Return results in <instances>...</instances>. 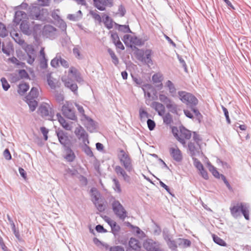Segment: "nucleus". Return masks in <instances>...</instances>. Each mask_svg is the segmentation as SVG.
Segmentation results:
<instances>
[{"mask_svg":"<svg viewBox=\"0 0 251 251\" xmlns=\"http://www.w3.org/2000/svg\"><path fill=\"white\" fill-rule=\"evenodd\" d=\"M172 132L176 139L184 146H186V141L191 137V131L184 127H181L178 130L176 127L172 128Z\"/></svg>","mask_w":251,"mask_h":251,"instance_id":"nucleus-1","label":"nucleus"},{"mask_svg":"<svg viewBox=\"0 0 251 251\" xmlns=\"http://www.w3.org/2000/svg\"><path fill=\"white\" fill-rule=\"evenodd\" d=\"M92 201L97 209L102 212L105 209L104 201L101 198L100 194L96 188H92L91 190Z\"/></svg>","mask_w":251,"mask_h":251,"instance_id":"nucleus-2","label":"nucleus"},{"mask_svg":"<svg viewBox=\"0 0 251 251\" xmlns=\"http://www.w3.org/2000/svg\"><path fill=\"white\" fill-rule=\"evenodd\" d=\"M231 215L234 217H237L239 212L241 211L246 220H249V213L248 207L243 203H237L230 207Z\"/></svg>","mask_w":251,"mask_h":251,"instance_id":"nucleus-3","label":"nucleus"},{"mask_svg":"<svg viewBox=\"0 0 251 251\" xmlns=\"http://www.w3.org/2000/svg\"><path fill=\"white\" fill-rule=\"evenodd\" d=\"M75 105L77 108L78 112L81 115V120L84 123L86 128L88 129L94 128L95 124L94 121L85 114V111L82 106L77 103H75Z\"/></svg>","mask_w":251,"mask_h":251,"instance_id":"nucleus-4","label":"nucleus"},{"mask_svg":"<svg viewBox=\"0 0 251 251\" xmlns=\"http://www.w3.org/2000/svg\"><path fill=\"white\" fill-rule=\"evenodd\" d=\"M180 100L187 105L191 106L196 105L198 103V99L192 94L184 91L178 92Z\"/></svg>","mask_w":251,"mask_h":251,"instance_id":"nucleus-5","label":"nucleus"},{"mask_svg":"<svg viewBox=\"0 0 251 251\" xmlns=\"http://www.w3.org/2000/svg\"><path fill=\"white\" fill-rule=\"evenodd\" d=\"M119 158L121 163L127 171L130 172L132 170L131 161L127 152L121 150Z\"/></svg>","mask_w":251,"mask_h":251,"instance_id":"nucleus-6","label":"nucleus"},{"mask_svg":"<svg viewBox=\"0 0 251 251\" xmlns=\"http://www.w3.org/2000/svg\"><path fill=\"white\" fill-rule=\"evenodd\" d=\"M112 208L115 214L121 219L124 220L127 216L126 211L119 201L113 202Z\"/></svg>","mask_w":251,"mask_h":251,"instance_id":"nucleus-7","label":"nucleus"},{"mask_svg":"<svg viewBox=\"0 0 251 251\" xmlns=\"http://www.w3.org/2000/svg\"><path fill=\"white\" fill-rule=\"evenodd\" d=\"M62 111L63 114L68 118L72 120L77 119L75 112L72 108V105L69 101L66 102L62 106Z\"/></svg>","mask_w":251,"mask_h":251,"instance_id":"nucleus-8","label":"nucleus"},{"mask_svg":"<svg viewBox=\"0 0 251 251\" xmlns=\"http://www.w3.org/2000/svg\"><path fill=\"white\" fill-rule=\"evenodd\" d=\"M94 5L100 11H104L106 7L113 5V0H93Z\"/></svg>","mask_w":251,"mask_h":251,"instance_id":"nucleus-9","label":"nucleus"},{"mask_svg":"<svg viewBox=\"0 0 251 251\" xmlns=\"http://www.w3.org/2000/svg\"><path fill=\"white\" fill-rule=\"evenodd\" d=\"M123 40L126 46L131 48L133 46L139 45L141 43L140 40L136 36L129 34L125 35Z\"/></svg>","mask_w":251,"mask_h":251,"instance_id":"nucleus-10","label":"nucleus"},{"mask_svg":"<svg viewBox=\"0 0 251 251\" xmlns=\"http://www.w3.org/2000/svg\"><path fill=\"white\" fill-rule=\"evenodd\" d=\"M75 133L79 139H81L82 140L85 145L89 143L88 135L82 127L79 126L76 127L75 129Z\"/></svg>","mask_w":251,"mask_h":251,"instance_id":"nucleus-11","label":"nucleus"},{"mask_svg":"<svg viewBox=\"0 0 251 251\" xmlns=\"http://www.w3.org/2000/svg\"><path fill=\"white\" fill-rule=\"evenodd\" d=\"M57 136L60 143L63 146H66L70 144V140L69 138L68 134L62 130H58L57 132Z\"/></svg>","mask_w":251,"mask_h":251,"instance_id":"nucleus-12","label":"nucleus"},{"mask_svg":"<svg viewBox=\"0 0 251 251\" xmlns=\"http://www.w3.org/2000/svg\"><path fill=\"white\" fill-rule=\"evenodd\" d=\"M209 171L212 174V175L217 178H221L222 180L224 181L226 186L228 188L230 187L229 183L226 180V177L222 174H220L219 172L217 170L216 168L211 165H209L208 167Z\"/></svg>","mask_w":251,"mask_h":251,"instance_id":"nucleus-13","label":"nucleus"},{"mask_svg":"<svg viewBox=\"0 0 251 251\" xmlns=\"http://www.w3.org/2000/svg\"><path fill=\"white\" fill-rule=\"evenodd\" d=\"M128 244L129 248L135 251H140L142 247L141 243L135 238H131L128 241Z\"/></svg>","mask_w":251,"mask_h":251,"instance_id":"nucleus-14","label":"nucleus"},{"mask_svg":"<svg viewBox=\"0 0 251 251\" xmlns=\"http://www.w3.org/2000/svg\"><path fill=\"white\" fill-rule=\"evenodd\" d=\"M170 152L172 157L176 161L179 162L182 160V153L177 147L170 148Z\"/></svg>","mask_w":251,"mask_h":251,"instance_id":"nucleus-15","label":"nucleus"},{"mask_svg":"<svg viewBox=\"0 0 251 251\" xmlns=\"http://www.w3.org/2000/svg\"><path fill=\"white\" fill-rule=\"evenodd\" d=\"M151 107L156 111L160 116H163L165 112V106L161 103L154 101L151 104Z\"/></svg>","mask_w":251,"mask_h":251,"instance_id":"nucleus-16","label":"nucleus"},{"mask_svg":"<svg viewBox=\"0 0 251 251\" xmlns=\"http://www.w3.org/2000/svg\"><path fill=\"white\" fill-rule=\"evenodd\" d=\"M115 171L118 176H122L125 181H129L130 177L127 175L125 171L120 166H116L115 167Z\"/></svg>","mask_w":251,"mask_h":251,"instance_id":"nucleus-17","label":"nucleus"},{"mask_svg":"<svg viewBox=\"0 0 251 251\" xmlns=\"http://www.w3.org/2000/svg\"><path fill=\"white\" fill-rule=\"evenodd\" d=\"M62 81L64 82L66 87L69 88L72 91L75 92L77 90V86L75 83H72L70 79L66 77L62 78Z\"/></svg>","mask_w":251,"mask_h":251,"instance_id":"nucleus-18","label":"nucleus"},{"mask_svg":"<svg viewBox=\"0 0 251 251\" xmlns=\"http://www.w3.org/2000/svg\"><path fill=\"white\" fill-rule=\"evenodd\" d=\"M102 18L105 26L108 29H111L113 27V21L107 15L103 14L102 16Z\"/></svg>","mask_w":251,"mask_h":251,"instance_id":"nucleus-19","label":"nucleus"},{"mask_svg":"<svg viewBox=\"0 0 251 251\" xmlns=\"http://www.w3.org/2000/svg\"><path fill=\"white\" fill-rule=\"evenodd\" d=\"M58 118V121L62 127L67 130H71L72 129V126L71 125L66 121V120L62 117L60 115H57Z\"/></svg>","mask_w":251,"mask_h":251,"instance_id":"nucleus-20","label":"nucleus"},{"mask_svg":"<svg viewBox=\"0 0 251 251\" xmlns=\"http://www.w3.org/2000/svg\"><path fill=\"white\" fill-rule=\"evenodd\" d=\"M143 247L146 251H158V248L155 247L154 244L148 241L144 243Z\"/></svg>","mask_w":251,"mask_h":251,"instance_id":"nucleus-21","label":"nucleus"},{"mask_svg":"<svg viewBox=\"0 0 251 251\" xmlns=\"http://www.w3.org/2000/svg\"><path fill=\"white\" fill-rule=\"evenodd\" d=\"M39 96V91L37 88L33 87L28 95L26 97V99L30 100L37 98Z\"/></svg>","mask_w":251,"mask_h":251,"instance_id":"nucleus-22","label":"nucleus"},{"mask_svg":"<svg viewBox=\"0 0 251 251\" xmlns=\"http://www.w3.org/2000/svg\"><path fill=\"white\" fill-rule=\"evenodd\" d=\"M20 28L22 32L26 35H30L31 31L29 29V25L26 22L23 21L20 25Z\"/></svg>","mask_w":251,"mask_h":251,"instance_id":"nucleus-23","label":"nucleus"},{"mask_svg":"<svg viewBox=\"0 0 251 251\" xmlns=\"http://www.w3.org/2000/svg\"><path fill=\"white\" fill-rule=\"evenodd\" d=\"M29 88V85L26 83H22L18 86V92L21 95H24Z\"/></svg>","mask_w":251,"mask_h":251,"instance_id":"nucleus-24","label":"nucleus"},{"mask_svg":"<svg viewBox=\"0 0 251 251\" xmlns=\"http://www.w3.org/2000/svg\"><path fill=\"white\" fill-rule=\"evenodd\" d=\"M66 154L64 158L69 162L73 161L75 157V154L73 151L70 149H67L66 150Z\"/></svg>","mask_w":251,"mask_h":251,"instance_id":"nucleus-25","label":"nucleus"},{"mask_svg":"<svg viewBox=\"0 0 251 251\" xmlns=\"http://www.w3.org/2000/svg\"><path fill=\"white\" fill-rule=\"evenodd\" d=\"M49 107L47 104H42L38 109V112L42 116H46L49 115Z\"/></svg>","mask_w":251,"mask_h":251,"instance_id":"nucleus-26","label":"nucleus"},{"mask_svg":"<svg viewBox=\"0 0 251 251\" xmlns=\"http://www.w3.org/2000/svg\"><path fill=\"white\" fill-rule=\"evenodd\" d=\"M26 101L28 104L31 111H34L38 105L37 101L35 100L34 99H26Z\"/></svg>","mask_w":251,"mask_h":251,"instance_id":"nucleus-27","label":"nucleus"},{"mask_svg":"<svg viewBox=\"0 0 251 251\" xmlns=\"http://www.w3.org/2000/svg\"><path fill=\"white\" fill-rule=\"evenodd\" d=\"M152 80L154 83L160 84L162 85L161 82L163 80L162 75L160 73L155 74L152 76Z\"/></svg>","mask_w":251,"mask_h":251,"instance_id":"nucleus-28","label":"nucleus"},{"mask_svg":"<svg viewBox=\"0 0 251 251\" xmlns=\"http://www.w3.org/2000/svg\"><path fill=\"white\" fill-rule=\"evenodd\" d=\"M166 107L171 112L177 114V106L172 101L167 104Z\"/></svg>","mask_w":251,"mask_h":251,"instance_id":"nucleus-29","label":"nucleus"},{"mask_svg":"<svg viewBox=\"0 0 251 251\" xmlns=\"http://www.w3.org/2000/svg\"><path fill=\"white\" fill-rule=\"evenodd\" d=\"M145 61L148 64H151L152 60L151 59V56L152 55V51L151 50H147L145 51Z\"/></svg>","mask_w":251,"mask_h":251,"instance_id":"nucleus-30","label":"nucleus"},{"mask_svg":"<svg viewBox=\"0 0 251 251\" xmlns=\"http://www.w3.org/2000/svg\"><path fill=\"white\" fill-rule=\"evenodd\" d=\"M213 239L214 242H215L216 244L222 246H226V243L221 238H220L219 237L213 234L212 235Z\"/></svg>","mask_w":251,"mask_h":251,"instance_id":"nucleus-31","label":"nucleus"},{"mask_svg":"<svg viewBox=\"0 0 251 251\" xmlns=\"http://www.w3.org/2000/svg\"><path fill=\"white\" fill-rule=\"evenodd\" d=\"M7 34L8 31L5 26L1 23H0V36L2 37H5Z\"/></svg>","mask_w":251,"mask_h":251,"instance_id":"nucleus-32","label":"nucleus"},{"mask_svg":"<svg viewBox=\"0 0 251 251\" xmlns=\"http://www.w3.org/2000/svg\"><path fill=\"white\" fill-rule=\"evenodd\" d=\"M179 245L184 248L190 247L191 244V241L186 239H179Z\"/></svg>","mask_w":251,"mask_h":251,"instance_id":"nucleus-33","label":"nucleus"},{"mask_svg":"<svg viewBox=\"0 0 251 251\" xmlns=\"http://www.w3.org/2000/svg\"><path fill=\"white\" fill-rule=\"evenodd\" d=\"M108 52L110 54L111 57L112 59L113 63L115 65H117L119 63V59L115 55V53L110 49L108 50Z\"/></svg>","mask_w":251,"mask_h":251,"instance_id":"nucleus-34","label":"nucleus"},{"mask_svg":"<svg viewBox=\"0 0 251 251\" xmlns=\"http://www.w3.org/2000/svg\"><path fill=\"white\" fill-rule=\"evenodd\" d=\"M69 74L72 75V76H74L75 78H77V77H79V74L77 70V69L73 67H72L70 68L69 70Z\"/></svg>","mask_w":251,"mask_h":251,"instance_id":"nucleus-35","label":"nucleus"},{"mask_svg":"<svg viewBox=\"0 0 251 251\" xmlns=\"http://www.w3.org/2000/svg\"><path fill=\"white\" fill-rule=\"evenodd\" d=\"M2 51L7 55H9L12 50V47L10 44H8L7 47L3 46L2 48Z\"/></svg>","mask_w":251,"mask_h":251,"instance_id":"nucleus-36","label":"nucleus"},{"mask_svg":"<svg viewBox=\"0 0 251 251\" xmlns=\"http://www.w3.org/2000/svg\"><path fill=\"white\" fill-rule=\"evenodd\" d=\"M13 39L18 44L21 46H23L25 44V41L22 39L20 38L18 33H15L14 36L13 37Z\"/></svg>","mask_w":251,"mask_h":251,"instance_id":"nucleus-37","label":"nucleus"},{"mask_svg":"<svg viewBox=\"0 0 251 251\" xmlns=\"http://www.w3.org/2000/svg\"><path fill=\"white\" fill-rule=\"evenodd\" d=\"M159 99L160 100L165 103L166 105L171 101L167 96L163 94L159 95Z\"/></svg>","mask_w":251,"mask_h":251,"instance_id":"nucleus-38","label":"nucleus"},{"mask_svg":"<svg viewBox=\"0 0 251 251\" xmlns=\"http://www.w3.org/2000/svg\"><path fill=\"white\" fill-rule=\"evenodd\" d=\"M163 121L167 125H169L172 122V117L170 113L166 114L163 117Z\"/></svg>","mask_w":251,"mask_h":251,"instance_id":"nucleus-39","label":"nucleus"},{"mask_svg":"<svg viewBox=\"0 0 251 251\" xmlns=\"http://www.w3.org/2000/svg\"><path fill=\"white\" fill-rule=\"evenodd\" d=\"M113 181L114 182L115 184V191L119 193H120L122 192V190L119 181L116 178H114L113 179Z\"/></svg>","mask_w":251,"mask_h":251,"instance_id":"nucleus-40","label":"nucleus"},{"mask_svg":"<svg viewBox=\"0 0 251 251\" xmlns=\"http://www.w3.org/2000/svg\"><path fill=\"white\" fill-rule=\"evenodd\" d=\"M139 115L141 120H143L148 117L149 114L144 109L140 108L139 110Z\"/></svg>","mask_w":251,"mask_h":251,"instance_id":"nucleus-41","label":"nucleus"},{"mask_svg":"<svg viewBox=\"0 0 251 251\" xmlns=\"http://www.w3.org/2000/svg\"><path fill=\"white\" fill-rule=\"evenodd\" d=\"M1 82L3 89L5 91L7 90L10 87V85L7 81L6 79L5 78L2 77L1 78Z\"/></svg>","mask_w":251,"mask_h":251,"instance_id":"nucleus-42","label":"nucleus"},{"mask_svg":"<svg viewBox=\"0 0 251 251\" xmlns=\"http://www.w3.org/2000/svg\"><path fill=\"white\" fill-rule=\"evenodd\" d=\"M167 244L169 248L172 250H176L177 248V245L174 241L169 239L167 241Z\"/></svg>","mask_w":251,"mask_h":251,"instance_id":"nucleus-43","label":"nucleus"},{"mask_svg":"<svg viewBox=\"0 0 251 251\" xmlns=\"http://www.w3.org/2000/svg\"><path fill=\"white\" fill-rule=\"evenodd\" d=\"M147 125H148V127L150 130H152L155 126V122L153 120H151V119L148 120Z\"/></svg>","mask_w":251,"mask_h":251,"instance_id":"nucleus-44","label":"nucleus"},{"mask_svg":"<svg viewBox=\"0 0 251 251\" xmlns=\"http://www.w3.org/2000/svg\"><path fill=\"white\" fill-rule=\"evenodd\" d=\"M90 14L91 15H92V17L96 21H98L99 23H100L101 22V17H100V16L95 12H93V11H91L90 12Z\"/></svg>","mask_w":251,"mask_h":251,"instance_id":"nucleus-45","label":"nucleus"},{"mask_svg":"<svg viewBox=\"0 0 251 251\" xmlns=\"http://www.w3.org/2000/svg\"><path fill=\"white\" fill-rule=\"evenodd\" d=\"M8 60L10 61L13 64H14L17 66H23V63L19 61L16 57H12L8 59Z\"/></svg>","mask_w":251,"mask_h":251,"instance_id":"nucleus-46","label":"nucleus"},{"mask_svg":"<svg viewBox=\"0 0 251 251\" xmlns=\"http://www.w3.org/2000/svg\"><path fill=\"white\" fill-rule=\"evenodd\" d=\"M109 251H125L124 247L121 246H115L111 247L109 249Z\"/></svg>","mask_w":251,"mask_h":251,"instance_id":"nucleus-47","label":"nucleus"},{"mask_svg":"<svg viewBox=\"0 0 251 251\" xmlns=\"http://www.w3.org/2000/svg\"><path fill=\"white\" fill-rule=\"evenodd\" d=\"M60 63V57L59 58L55 57L50 62L51 65L53 67H57L59 66Z\"/></svg>","mask_w":251,"mask_h":251,"instance_id":"nucleus-48","label":"nucleus"},{"mask_svg":"<svg viewBox=\"0 0 251 251\" xmlns=\"http://www.w3.org/2000/svg\"><path fill=\"white\" fill-rule=\"evenodd\" d=\"M222 109L223 110V112H224V114L226 118V120L227 121V123L228 124H230L231 122H230V118L229 117L228 112L227 109L224 106H222Z\"/></svg>","mask_w":251,"mask_h":251,"instance_id":"nucleus-49","label":"nucleus"},{"mask_svg":"<svg viewBox=\"0 0 251 251\" xmlns=\"http://www.w3.org/2000/svg\"><path fill=\"white\" fill-rule=\"evenodd\" d=\"M85 147L84 149V151L85 152V153L90 157H92L93 156V153L92 151H91L90 148L85 145Z\"/></svg>","mask_w":251,"mask_h":251,"instance_id":"nucleus-50","label":"nucleus"},{"mask_svg":"<svg viewBox=\"0 0 251 251\" xmlns=\"http://www.w3.org/2000/svg\"><path fill=\"white\" fill-rule=\"evenodd\" d=\"M40 130L44 135L45 140L47 141L48 140V134L49 132L48 130L45 127H41Z\"/></svg>","mask_w":251,"mask_h":251,"instance_id":"nucleus-51","label":"nucleus"},{"mask_svg":"<svg viewBox=\"0 0 251 251\" xmlns=\"http://www.w3.org/2000/svg\"><path fill=\"white\" fill-rule=\"evenodd\" d=\"M48 82L49 85L50 86L51 88H54L55 87V81L50 76V75H49L48 77Z\"/></svg>","mask_w":251,"mask_h":251,"instance_id":"nucleus-52","label":"nucleus"},{"mask_svg":"<svg viewBox=\"0 0 251 251\" xmlns=\"http://www.w3.org/2000/svg\"><path fill=\"white\" fill-rule=\"evenodd\" d=\"M3 156L6 160H10L11 159V155L8 149H6L3 152Z\"/></svg>","mask_w":251,"mask_h":251,"instance_id":"nucleus-53","label":"nucleus"},{"mask_svg":"<svg viewBox=\"0 0 251 251\" xmlns=\"http://www.w3.org/2000/svg\"><path fill=\"white\" fill-rule=\"evenodd\" d=\"M111 37L114 44L120 40L119 36L116 33H112Z\"/></svg>","mask_w":251,"mask_h":251,"instance_id":"nucleus-54","label":"nucleus"},{"mask_svg":"<svg viewBox=\"0 0 251 251\" xmlns=\"http://www.w3.org/2000/svg\"><path fill=\"white\" fill-rule=\"evenodd\" d=\"M193 140L198 145L199 144L200 142L201 141V139L200 136L199 134H197L196 132H194Z\"/></svg>","mask_w":251,"mask_h":251,"instance_id":"nucleus-55","label":"nucleus"},{"mask_svg":"<svg viewBox=\"0 0 251 251\" xmlns=\"http://www.w3.org/2000/svg\"><path fill=\"white\" fill-rule=\"evenodd\" d=\"M192 111H193L194 113L195 114V116L197 117L198 120L199 121H200L202 119V116L200 113L198 109H195V108H193Z\"/></svg>","mask_w":251,"mask_h":251,"instance_id":"nucleus-56","label":"nucleus"},{"mask_svg":"<svg viewBox=\"0 0 251 251\" xmlns=\"http://www.w3.org/2000/svg\"><path fill=\"white\" fill-rule=\"evenodd\" d=\"M10 225H11L12 230H13L15 235L16 236V237L17 238H19V236H20L19 235V233L18 231H17L16 230V226H15V225L14 223V222H12V223H11Z\"/></svg>","mask_w":251,"mask_h":251,"instance_id":"nucleus-57","label":"nucleus"},{"mask_svg":"<svg viewBox=\"0 0 251 251\" xmlns=\"http://www.w3.org/2000/svg\"><path fill=\"white\" fill-rule=\"evenodd\" d=\"M200 171V173L202 176V177L204 178L205 179H208V175L207 174V172L206 170H204V169H202V170H201Z\"/></svg>","mask_w":251,"mask_h":251,"instance_id":"nucleus-58","label":"nucleus"},{"mask_svg":"<svg viewBox=\"0 0 251 251\" xmlns=\"http://www.w3.org/2000/svg\"><path fill=\"white\" fill-rule=\"evenodd\" d=\"M60 63L61 65L65 68H68L69 66L68 61L62 58L61 57H60Z\"/></svg>","mask_w":251,"mask_h":251,"instance_id":"nucleus-59","label":"nucleus"},{"mask_svg":"<svg viewBox=\"0 0 251 251\" xmlns=\"http://www.w3.org/2000/svg\"><path fill=\"white\" fill-rule=\"evenodd\" d=\"M188 148L190 151L193 152V153H195V151L197 150L194 144L192 143H190L188 144Z\"/></svg>","mask_w":251,"mask_h":251,"instance_id":"nucleus-60","label":"nucleus"},{"mask_svg":"<svg viewBox=\"0 0 251 251\" xmlns=\"http://www.w3.org/2000/svg\"><path fill=\"white\" fill-rule=\"evenodd\" d=\"M195 166L199 171L202 170V169L204 168L203 165L199 161H197L195 162Z\"/></svg>","mask_w":251,"mask_h":251,"instance_id":"nucleus-61","label":"nucleus"},{"mask_svg":"<svg viewBox=\"0 0 251 251\" xmlns=\"http://www.w3.org/2000/svg\"><path fill=\"white\" fill-rule=\"evenodd\" d=\"M19 171L21 176L24 178V179H26V173L24 169L22 168H19Z\"/></svg>","mask_w":251,"mask_h":251,"instance_id":"nucleus-62","label":"nucleus"},{"mask_svg":"<svg viewBox=\"0 0 251 251\" xmlns=\"http://www.w3.org/2000/svg\"><path fill=\"white\" fill-rule=\"evenodd\" d=\"M115 45L116 46L117 48L120 49L122 50H124L125 49V47L123 45L122 43L120 41V40H119V41L116 43L115 44Z\"/></svg>","mask_w":251,"mask_h":251,"instance_id":"nucleus-63","label":"nucleus"},{"mask_svg":"<svg viewBox=\"0 0 251 251\" xmlns=\"http://www.w3.org/2000/svg\"><path fill=\"white\" fill-rule=\"evenodd\" d=\"M184 113L185 115L189 118H192L193 117L192 113L188 110H184Z\"/></svg>","mask_w":251,"mask_h":251,"instance_id":"nucleus-64","label":"nucleus"}]
</instances>
